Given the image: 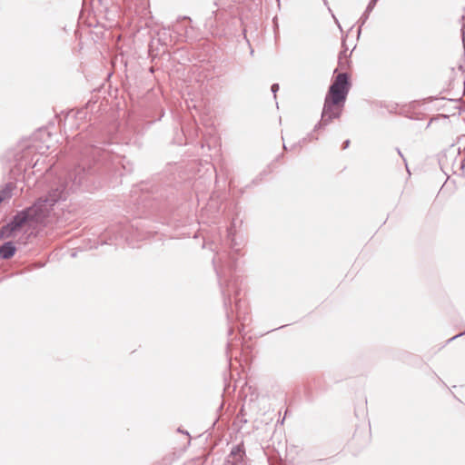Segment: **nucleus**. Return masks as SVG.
Segmentation results:
<instances>
[{
    "label": "nucleus",
    "instance_id": "f257e3e1",
    "mask_svg": "<svg viewBox=\"0 0 465 465\" xmlns=\"http://www.w3.org/2000/svg\"><path fill=\"white\" fill-rule=\"evenodd\" d=\"M109 149L97 146H86L81 152V162L64 177H59L57 183L50 189L45 197L39 198L32 206L18 212L6 225L0 230V238H12L26 223H43L51 210L60 201H64L70 193L81 187H87L92 172L90 159L107 160Z\"/></svg>",
    "mask_w": 465,
    "mask_h": 465
},
{
    "label": "nucleus",
    "instance_id": "f03ea898",
    "mask_svg": "<svg viewBox=\"0 0 465 465\" xmlns=\"http://www.w3.org/2000/svg\"><path fill=\"white\" fill-rule=\"evenodd\" d=\"M351 85V84L347 73H339L336 75L333 82L329 86L321 120L314 126V131L325 127L331 124L333 119H337L341 116Z\"/></svg>",
    "mask_w": 465,
    "mask_h": 465
},
{
    "label": "nucleus",
    "instance_id": "7ed1b4c3",
    "mask_svg": "<svg viewBox=\"0 0 465 465\" xmlns=\"http://www.w3.org/2000/svg\"><path fill=\"white\" fill-rule=\"evenodd\" d=\"M213 263L214 264L216 273L219 277L224 305H231L232 296L234 295V297L236 298L240 293L238 280L237 278L232 276L227 280L225 277L222 276V272H220L218 268L215 266V259L213 260Z\"/></svg>",
    "mask_w": 465,
    "mask_h": 465
},
{
    "label": "nucleus",
    "instance_id": "20e7f679",
    "mask_svg": "<svg viewBox=\"0 0 465 465\" xmlns=\"http://www.w3.org/2000/svg\"><path fill=\"white\" fill-rule=\"evenodd\" d=\"M16 248L12 242H5L0 246V257L5 260L12 258L15 253Z\"/></svg>",
    "mask_w": 465,
    "mask_h": 465
},
{
    "label": "nucleus",
    "instance_id": "39448f33",
    "mask_svg": "<svg viewBox=\"0 0 465 465\" xmlns=\"http://www.w3.org/2000/svg\"><path fill=\"white\" fill-rule=\"evenodd\" d=\"M13 189L14 185L11 183H6L0 188V198L2 199V202L5 199L11 198Z\"/></svg>",
    "mask_w": 465,
    "mask_h": 465
},
{
    "label": "nucleus",
    "instance_id": "423d86ee",
    "mask_svg": "<svg viewBox=\"0 0 465 465\" xmlns=\"http://www.w3.org/2000/svg\"><path fill=\"white\" fill-rule=\"evenodd\" d=\"M13 189L14 185L11 183H6L0 188V198L2 199V202L5 199L11 198Z\"/></svg>",
    "mask_w": 465,
    "mask_h": 465
},
{
    "label": "nucleus",
    "instance_id": "0eeeda50",
    "mask_svg": "<svg viewBox=\"0 0 465 465\" xmlns=\"http://www.w3.org/2000/svg\"><path fill=\"white\" fill-rule=\"evenodd\" d=\"M375 6L372 5L371 4H368L364 13L362 14V15L361 16L360 20H359V23H360V27L358 29V35L361 34V26L366 23V21L368 20L369 18V15L371 14V12L373 10Z\"/></svg>",
    "mask_w": 465,
    "mask_h": 465
},
{
    "label": "nucleus",
    "instance_id": "6e6552de",
    "mask_svg": "<svg viewBox=\"0 0 465 465\" xmlns=\"http://www.w3.org/2000/svg\"><path fill=\"white\" fill-rule=\"evenodd\" d=\"M244 455V451L242 448L239 445L234 446L231 450V456L233 459V462H239L242 460V457Z\"/></svg>",
    "mask_w": 465,
    "mask_h": 465
},
{
    "label": "nucleus",
    "instance_id": "1a4fd4ad",
    "mask_svg": "<svg viewBox=\"0 0 465 465\" xmlns=\"http://www.w3.org/2000/svg\"><path fill=\"white\" fill-rule=\"evenodd\" d=\"M458 143L460 144L458 148H455V146L452 145L450 150H452L453 152L458 151L460 153L461 146H463L465 149V135H461L458 138Z\"/></svg>",
    "mask_w": 465,
    "mask_h": 465
},
{
    "label": "nucleus",
    "instance_id": "9d476101",
    "mask_svg": "<svg viewBox=\"0 0 465 465\" xmlns=\"http://www.w3.org/2000/svg\"><path fill=\"white\" fill-rule=\"evenodd\" d=\"M279 84H273L272 86H271V91L274 94V97H276V93L279 91Z\"/></svg>",
    "mask_w": 465,
    "mask_h": 465
},
{
    "label": "nucleus",
    "instance_id": "9b49d317",
    "mask_svg": "<svg viewBox=\"0 0 465 465\" xmlns=\"http://www.w3.org/2000/svg\"><path fill=\"white\" fill-rule=\"evenodd\" d=\"M235 307H236V317L237 319L240 321V313H239V308H240V304H239V301H236V304H235Z\"/></svg>",
    "mask_w": 465,
    "mask_h": 465
},
{
    "label": "nucleus",
    "instance_id": "f8f14e48",
    "mask_svg": "<svg viewBox=\"0 0 465 465\" xmlns=\"http://www.w3.org/2000/svg\"><path fill=\"white\" fill-rule=\"evenodd\" d=\"M350 145V140H345L342 143V149H347Z\"/></svg>",
    "mask_w": 465,
    "mask_h": 465
},
{
    "label": "nucleus",
    "instance_id": "ddd939ff",
    "mask_svg": "<svg viewBox=\"0 0 465 465\" xmlns=\"http://www.w3.org/2000/svg\"><path fill=\"white\" fill-rule=\"evenodd\" d=\"M464 333H465V332H461V333H459V334H457V335H455V336L451 337L450 339H449V340H448V342H450V341H453V340L457 339L458 337L462 336Z\"/></svg>",
    "mask_w": 465,
    "mask_h": 465
},
{
    "label": "nucleus",
    "instance_id": "4468645a",
    "mask_svg": "<svg viewBox=\"0 0 465 465\" xmlns=\"http://www.w3.org/2000/svg\"><path fill=\"white\" fill-rule=\"evenodd\" d=\"M29 237H30V234H27V235L25 237V241H24V240H22V239H20L18 242H22V243H24V244H25V243H26V240H27Z\"/></svg>",
    "mask_w": 465,
    "mask_h": 465
},
{
    "label": "nucleus",
    "instance_id": "2eb2a0df",
    "mask_svg": "<svg viewBox=\"0 0 465 465\" xmlns=\"http://www.w3.org/2000/svg\"><path fill=\"white\" fill-rule=\"evenodd\" d=\"M464 30H465V25H462L461 27V33H462V41L464 42L465 41V36H464Z\"/></svg>",
    "mask_w": 465,
    "mask_h": 465
},
{
    "label": "nucleus",
    "instance_id": "dca6fc26",
    "mask_svg": "<svg viewBox=\"0 0 465 465\" xmlns=\"http://www.w3.org/2000/svg\"><path fill=\"white\" fill-rule=\"evenodd\" d=\"M332 17L333 19L335 20V23L338 25V26L341 28V25H340V23L338 21V19L335 17V15L332 14Z\"/></svg>",
    "mask_w": 465,
    "mask_h": 465
},
{
    "label": "nucleus",
    "instance_id": "f3484780",
    "mask_svg": "<svg viewBox=\"0 0 465 465\" xmlns=\"http://www.w3.org/2000/svg\"><path fill=\"white\" fill-rule=\"evenodd\" d=\"M378 1H379V0H371V1H370V4H371L372 5H374V6H375Z\"/></svg>",
    "mask_w": 465,
    "mask_h": 465
},
{
    "label": "nucleus",
    "instance_id": "a211bd4d",
    "mask_svg": "<svg viewBox=\"0 0 465 465\" xmlns=\"http://www.w3.org/2000/svg\"><path fill=\"white\" fill-rule=\"evenodd\" d=\"M397 152H398L399 155L405 161V159H404V157H403V155H402V153H401V150L399 148H397Z\"/></svg>",
    "mask_w": 465,
    "mask_h": 465
},
{
    "label": "nucleus",
    "instance_id": "6ab92c4d",
    "mask_svg": "<svg viewBox=\"0 0 465 465\" xmlns=\"http://www.w3.org/2000/svg\"><path fill=\"white\" fill-rule=\"evenodd\" d=\"M228 235H229V237H231L232 235V232L231 229L228 231Z\"/></svg>",
    "mask_w": 465,
    "mask_h": 465
},
{
    "label": "nucleus",
    "instance_id": "aec40b11",
    "mask_svg": "<svg viewBox=\"0 0 465 465\" xmlns=\"http://www.w3.org/2000/svg\"><path fill=\"white\" fill-rule=\"evenodd\" d=\"M306 140H307V138H303L301 143H304L306 142ZM300 146H302L301 143H300Z\"/></svg>",
    "mask_w": 465,
    "mask_h": 465
},
{
    "label": "nucleus",
    "instance_id": "412c9836",
    "mask_svg": "<svg viewBox=\"0 0 465 465\" xmlns=\"http://www.w3.org/2000/svg\"><path fill=\"white\" fill-rule=\"evenodd\" d=\"M310 139H317V137H314L312 134L309 135Z\"/></svg>",
    "mask_w": 465,
    "mask_h": 465
},
{
    "label": "nucleus",
    "instance_id": "4be33fe9",
    "mask_svg": "<svg viewBox=\"0 0 465 465\" xmlns=\"http://www.w3.org/2000/svg\"><path fill=\"white\" fill-rule=\"evenodd\" d=\"M464 165H465V160H462V162H461V167L463 168V167H464Z\"/></svg>",
    "mask_w": 465,
    "mask_h": 465
},
{
    "label": "nucleus",
    "instance_id": "5701e85b",
    "mask_svg": "<svg viewBox=\"0 0 465 465\" xmlns=\"http://www.w3.org/2000/svg\"><path fill=\"white\" fill-rule=\"evenodd\" d=\"M323 2H324V5H327V0H323Z\"/></svg>",
    "mask_w": 465,
    "mask_h": 465
}]
</instances>
